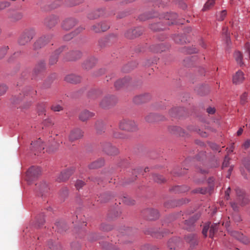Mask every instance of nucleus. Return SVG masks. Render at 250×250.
<instances>
[{
	"instance_id": "f257e3e1",
	"label": "nucleus",
	"mask_w": 250,
	"mask_h": 250,
	"mask_svg": "<svg viewBox=\"0 0 250 250\" xmlns=\"http://www.w3.org/2000/svg\"><path fill=\"white\" fill-rule=\"evenodd\" d=\"M120 129L127 132H135L138 130V127L136 123L132 120L123 119L119 123Z\"/></svg>"
},
{
	"instance_id": "f03ea898",
	"label": "nucleus",
	"mask_w": 250,
	"mask_h": 250,
	"mask_svg": "<svg viewBox=\"0 0 250 250\" xmlns=\"http://www.w3.org/2000/svg\"><path fill=\"white\" fill-rule=\"evenodd\" d=\"M236 194L237 195V203L232 202L231 203L230 205L234 211H238L239 207L237 205V203L241 206H244L247 204L249 202V200L244 192L239 188H236L235 189Z\"/></svg>"
},
{
	"instance_id": "7ed1b4c3",
	"label": "nucleus",
	"mask_w": 250,
	"mask_h": 250,
	"mask_svg": "<svg viewBox=\"0 0 250 250\" xmlns=\"http://www.w3.org/2000/svg\"><path fill=\"white\" fill-rule=\"evenodd\" d=\"M35 31L32 29L25 30L20 36L18 42L21 45H24L33 39Z\"/></svg>"
},
{
	"instance_id": "20e7f679",
	"label": "nucleus",
	"mask_w": 250,
	"mask_h": 250,
	"mask_svg": "<svg viewBox=\"0 0 250 250\" xmlns=\"http://www.w3.org/2000/svg\"><path fill=\"white\" fill-rule=\"evenodd\" d=\"M200 217V215L197 214L192 216L191 218L184 220L181 224V227L185 229L192 231L194 229L195 221Z\"/></svg>"
},
{
	"instance_id": "39448f33",
	"label": "nucleus",
	"mask_w": 250,
	"mask_h": 250,
	"mask_svg": "<svg viewBox=\"0 0 250 250\" xmlns=\"http://www.w3.org/2000/svg\"><path fill=\"white\" fill-rule=\"evenodd\" d=\"M51 35L41 37L34 44V49L37 50L45 46L52 39Z\"/></svg>"
},
{
	"instance_id": "423d86ee",
	"label": "nucleus",
	"mask_w": 250,
	"mask_h": 250,
	"mask_svg": "<svg viewBox=\"0 0 250 250\" xmlns=\"http://www.w3.org/2000/svg\"><path fill=\"white\" fill-rule=\"evenodd\" d=\"M117 101L116 98L114 96H107L104 97L100 102V105L103 108H108L113 105Z\"/></svg>"
},
{
	"instance_id": "0eeeda50",
	"label": "nucleus",
	"mask_w": 250,
	"mask_h": 250,
	"mask_svg": "<svg viewBox=\"0 0 250 250\" xmlns=\"http://www.w3.org/2000/svg\"><path fill=\"white\" fill-rule=\"evenodd\" d=\"M41 173L40 167H31L26 172L27 180L30 181L38 176Z\"/></svg>"
},
{
	"instance_id": "6e6552de",
	"label": "nucleus",
	"mask_w": 250,
	"mask_h": 250,
	"mask_svg": "<svg viewBox=\"0 0 250 250\" xmlns=\"http://www.w3.org/2000/svg\"><path fill=\"white\" fill-rule=\"evenodd\" d=\"M83 132L80 128H75L72 130L68 136L69 141L72 143L78 140L83 137Z\"/></svg>"
},
{
	"instance_id": "1a4fd4ad",
	"label": "nucleus",
	"mask_w": 250,
	"mask_h": 250,
	"mask_svg": "<svg viewBox=\"0 0 250 250\" xmlns=\"http://www.w3.org/2000/svg\"><path fill=\"white\" fill-rule=\"evenodd\" d=\"M82 56V53L79 50H72L67 52L64 59L68 61H76L80 59Z\"/></svg>"
},
{
	"instance_id": "9d476101",
	"label": "nucleus",
	"mask_w": 250,
	"mask_h": 250,
	"mask_svg": "<svg viewBox=\"0 0 250 250\" xmlns=\"http://www.w3.org/2000/svg\"><path fill=\"white\" fill-rule=\"evenodd\" d=\"M151 99V96L148 93H144L137 95L133 98V102L136 104H142L149 101Z\"/></svg>"
},
{
	"instance_id": "9b49d317",
	"label": "nucleus",
	"mask_w": 250,
	"mask_h": 250,
	"mask_svg": "<svg viewBox=\"0 0 250 250\" xmlns=\"http://www.w3.org/2000/svg\"><path fill=\"white\" fill-rule=\"evenodd\" d=\"M103 150L107 154L114 155L119 153L118 149L113 146L109 143H105L102 144Z\"/></svg>"
},
{
	"instance_id": "f8f14e48",
	"label": "nucleus",
	"mask_w": 250,
	"mask_h": 250,
	"mask_svg": "<svg viewBox=\"0 0 250 250\" xmlns=\"http://www.w3.org/2000/svg\"><path fill=\"white\" fill-rule=\"evenodd\" d=\"M144 32L142 27H137L134 29L128 30L125 33V37L128 39H133L140 36Z\"/></svg>"
},
{
	"instance_id": "ddd939ff",
	"label": "nucleus",
	"mask_w": 250,
	"mask_h": 250,
	"mask_svg": "<svg viewBox=\"0 0 250 250\" xmlns=\"http://www.w3.org/2000/svg\"><path fill=\"white\" fill-rule=\"evenodd\" d=\"M143 214L146 215L149 220L156 219L159 216V212L157 210L153 208H147L144 210Z\"/></svg>"
},
{
	"instance_id": "4468645a",
	"label": "nucleus",
	"mask_w": 250,
	"mask_h": 250,
	"mask_svg": "<svg viewBox=\"0 0 250 250\" xmlns=\"http://www.w3.org/2000/svg\"><path fill=\"white\" fill-rule=\"evenodd\" d=\"M64 48V47H61L55 50L51 54L49 59V64L50 65H53L57 62L58 61L59 55L63 51Z\"/></svg>"
},
{
	"instance_id": "2eb2a0df",
	"label": "nucleus",
	"mask_w": 250,
	"mask_h": 250,
	"mask_svg": "<svg viewBox=\"0 0 250 250\" xmlns=\"http://www.w3.org/2000/svg\"><path fill=\"white\" fill-rule=\"evenodd\" d=\"M58 22V17L56 16L51 15L45 19L44 23L47 27L51 28L54 27Z\"/></svg>"
},
{
	"instance_id": "dca6fc26",
	"label": "nucleus",
	"mask_w": 250,
	"mask_h": 250,
	"mask_svg": "<svg viewBox=\"0 0 250 250\" xmlns=\"http://www.w3.org/2000/svg\"><path fill=\"white\" fill-rule=\"evenodd\" d=\"M109 28V26L108 24L105 22H102L101 23H97L93 25L91 27V30L95 33H99L105 31Z\"/></svg>"
},
{
	"instance_id": "f3484780",
	"label": "nucleus",
	"mask_w": 250,
	"mask_h": 250,
	"mask_svg": "<svg viewBox=\"0 0 250 250\" xmlns=\"http://www.w3.org/2000/svg\"><path fill=\"white\" fill-rule=\"evenodd\" d=\"M130 81L131 79L129 77H126L117 81L114 83V86L116 89H120L124 86H127L130 84Z\"/></svg>"
},
{
	"instance_id": "a211bd4d",
	"label": "nucleus",
	"mask_w": 250,
	"mask_h": 250,
	"mask_svg": "<svg viewBox=\"0 0 250 250\" xmlns=\"http://www.w3.org/2000/svg\"><path fill=\"white\" fill-rule=\"evenodd\" d=\"M97 60L95 58L91 57L86 59L83 63L82 66L85 69L92 68L96 64Z\"/></svg>"
},
{
	"instance_id": "6ab92c4d",
	"label": "nucleus",
	"mask_w": 250,
	"mask_h": 250,
	"mask_svg": "<svg viewBox=\"0 0 250 250\" xmlns=\"http://www.w3.org/2000/svg\"><path fill=\"white\" fill-rule=\"evenodd\" d=\"M164 119V116L155 113H150L145 118L146 121L148 123H153L162 121Z\"/></svg>"
},
{
	"instance_id": "aec40b11",
	"label": "nucleus",
	"mask_w": 250,
	"mask_h": 250,
	"mask_svg": "<svg viewBox=\"0 0 250 250\" xmlns=\"http://www.w3.org/2000/svg\"><path fill=\"white\" fill-rule=\"evenodd\" d=\"M76 24V21L74 19H67L63 22L62 27L63 29L68 30L74 27Z\"/></svg>"
},
{
	"instance_id": "412c9836",
	"label": "nucleus",
	"mask_w": 250,
	"mask_h": 250,
	"mask_svg": "<svg viewBox=\"0 0 250 250\" xmlns=\"http://www.w3.org/2000/svg\"><path fill=\"white\" fill-rule=\"evenodd\" d=\"M95 114L88 110H85L81 112L79 115V119L83 122L86 121L94 116Z\"/></svg>"
},
{
	"instance_id": "4be33fe9",
	"label": "nucleus",
	"mask_w": 250,
	"mask_h": 250,
	"mask_svg": "<svg viewBox=\"0 0 250 250\" xmlns=\"http://www.w3.org/2000/svg\"><path fill=\"white\" fill-rule=\"evenodd\" d=\"M232 235L237 239L245 244H250V240L247 237L244 236L243 234L237 231L232 232Z\"/></svg>"
},
{
	"instance_id": "5701e85b",
	"label": "nucleus",
	"mask_w": 250,
	"mask_h": 250,
	"mask_svg": "<svg viewBox=\"0 0 250 250\" xmlns=\"http://www.w3.org/2000/svg\"><path fill=\"white\" fill-rule=\"evenodd\" d=\"M81 78L80 76L75 74L68 75L64 78L66 82L71 83H78L81 81Z\"/></svg>"
},
{
	"instance_id": "b1692460",
	"label": "nucleus",
	"mask_w": 250,
	"mask_h": 250,
	"mask_svg": "<svg viewBox=\"0 0 250 250\" xmlns=\"http://www.w3.org/2000/svg\"><path fill=\"white\" fill-rule=\"evenodd\" d=\"M74 172L73 168H70L65 169L61 172L59 178L61 181H65L69 178Z\"/></svg>"
},
{
	"instance_id": "393cba45",
	"label": "nucleus",
	"mask_w": 250,
	"mask_h": 250,
	"mask_svg": "<svg viewBox=\"0 0 250 250\" xmlns=\"http://www.w3.org/2000/svg\"><path fill=\"white\" fill-rule=\"evenodd\" d=\"M244 80V74L241 71H238L233 77V83L235 84L241 83Z\"/></svg>"
},
{
	"instance_id": "a878e982",
	"label": "nucleus",
	"mask_w": 250,
	"mask_h": 250,
	"mask_svg": "<svg viewBox=\"0 0 250 250\" xmlns=\"http://www.w3.org/2000/svg\"><path fill=\"white\" fill-rule=\"evenodd\" d=\"M104 160L100 158L90 163L88 165V167L89 169L98 168L103 166L104 165Z\"/></svg>"
},
{
	"instance_id": "bb28decb",
	"label": "nucleus",
	"mask_w": 250,
	"mask_h": 250,
	"mask_svg": "<svg viewBox=\"0 0 250 250\" xmlns=\"http://www.w3.org/2000/svg\"><path fill=\"white\" fill-rule=\"evenodd\" d=\"M177 18V15L175 13L167 14L165 18L166 20L165 21L167 24H172L175 22V20Z\"/></svg>"
},
{
	"instance_id": "cd10ccee",
	"label": "nucleus",
	"mask_w": 250,
	"mask_h": 250,
	"mask_svg": "<svg viewBox=\"0 0 250 250\" xmlns=\"http://www.w3.org/2000/svg\"><path fill=\"white\" fill-rule=\"evenodd\" d=\"M171 133L177 134L180 136H184L185 135V132L184 129L179 126H171L169 128Z\"/></svg>"
},
{
	"instance_id": "c85d7f7f",
	"label": "nucleus",
	"mask_w": 250,
	"mask_h": 250,
	"mask_svg": "<svg viewBox=\"0 0 250 250\" xmlns=\"http://www.w3.org/2000/svg\"><path fill=\"white\" fill-rule=\"evenodd\" d=\"M46 67L45 62L43 60L40 61L36 64L34 72L36 73H40L45 70Z\"/></svg>"
},
{
	"instance_id": "c756f323",
	"label": "nucleus",
	"mask_w": 250,
	"mask_h": 250,
	"mask_svg": "<svg viewBox=\"0 0 250 250\" xmlns=\"http://www.w3.org/2000/svg\"><path fill=\"white\" fill-rule=\"evenodd\" d=\"M185 239L186 241L190 244L191 246L194 247L197 244V236L194 234L187 236Z\"/></svg>"
},
{
	"instance_id": "7c9ffc66",
	"label": "nucleus",
	"mask_w": 250,
	"mask_h": 250,
	"mask_svg": "<svg viewBox=\"0 0 250 250\" xmlns=\"http://www.w3.org/2000/svg\"><path fill=\"white\" fill-rule=\"evenodd\" d=\"M31 145L35 150H37L40 152L44 149L42 140L39 139L36 142H32Z\"/></svg>"
},
{
	"instance_id": "2f4dec72",
	"label": "nucleus",
	"mask_w": 250,
	"mask_h": 250,
	"mask_svg": "<svg viewBox=\"0 0 250 250\" xmlns=\"http://www.w3.org/2000/svg\"><path fill=\"white\" fill-rule=\"evenodd\" d=\"M49 189V188L46 183L43 182L39 186V190L40 193L42 194V195L47 193Z\"/></svg>"
},
{
	"instance_id": "473e14b6",
	"label": "nucleus",
	"mask_w": 250,
	"mask_h": 250,
	"mask_svg": "<svg viewBox=\"0 0 250 250\" xmlns=\"http://www.w3.org/2000/svg\"><path fill=\"white\" fill-rule=\"evenodd\" d=\"M95 128L97 130V133L101 134L104 132V123L101 121H98L95 123Z\"/></svg>"
},
{
	"instance_id": "72a5a7b5",
	"label": "nucleus",
	"mask_w": 250,
	"mask_h": 250,
	"mask_svg": "<svg viewBox=\"0 0 250 250\" xmlns=\"http://www.w3.org/2000/svg\"><path fill=\"white\" fill-rule=\"evenodd\" d=\"M234 57L237 63L239 64L240 66H242L244 64V62H242V54L239 51H236L234 53Z\"/></svg>"
},
{
	"instance_id": "f704fd0d",
	"label": "nucleus",
	"mask_w": 250,
	"mask_h": 250,
	"mask_svg": "<svg viewBox=\"0 0 250 250\" xmlns=\"http://www.w3.org/2000/svg\"><path fill=\"white\" fill-rule=\"evenodd\" d=\"M218 229V224L217 223L212 224L209 229V236L210 238H213L214 233L217 231Z\"/></svg>"
},
{
	"instance_id": "c9c22d12",
	"label": "nucleus",
	"mask_w": 250,
	"mask_h": 250,
	"mask_svg": "<svg viewBox=\"0 0 250 250\" xmlns=\"http://www.w3.org/2000/svg\"><path fill=\"white\" fill-rule=\"evenodd\" d=\"M177 246H178L177 239H171L168 242V247L170 250H175Z\"/></svg>"
},
{
	"instance_id": "e433bc0d",
	"label": "nucleus",
	"mask_w": 250,
	"mask_h": 250,
	"mask_svg": "<svg viewBox=\"0 0 250 250\" xmlns=\"http://www.w3.org/2000/svg\"><path fill=\"white\" fill-rule=\"evenodd\" d=\"M150 28L154 31H160L164 29L165 28L163 27L161 23L159 22L157 23H154L150 25Z\"/></svg>"
},
{
	"instance_id": "4c0bfd02",
	"label": "nucleus",
	"mask_w": 250,
	"mask_h": 250,
	"mask_svg": "<svg viewBox=\"0 0 250 250\" xmlns=\"http://www.w3.org/2000/svg\"><path fill=\"white\" fill-rule=\"evenodd\" d=\"M152 178L153 180L158 183H162L165 181V178L162 176L157 174H153Z\"/></svg>"
},
{
	"instance_id": "58836bf2",
	"label": "nucleus",
	"mask_w": 250,
	"mask_h": 250,
	"mask_svg": "<svg viewBox=\"0 0 250 250\" xmlns=\"http://www.w3.org/2000/svg\"><path fill=\"white\" fill-rule=\"evenodd\" d=\"M122 202L127 205H132L135 204V201L128 196H124Z\"/></svg>"
},
{
	"instance_id": "ea45409f",
	"label": "nucleus",
	"mask_w": 250,
	"mask_h": 250,
	"mask_svg": "<svg viewBox=\"0 0 250 250\" xmlns=\"http://www.w3.org/2000/svg\"><path fill=\"white\" fill-rule=\"evenodd\" d=\"M22 17L23 15L21 13L19 12H15L12 14L11 19L14 21H17L21 20Z\"/></svg>"
},
{
	"instance_id": "a19ab883",
	"label": "nucleus",
	"mask_w": 250,
	"mask_h": 250,
	"mask_svg": "<svg viewBox=\"0 0 250 250\" xmlns=\"http://www.w3.org/2000/svg\"><path fill=\"white\" fill-rule=\"evenodd\" d=\"M173 40H174V42H176L177 43L182 44L185 42V38L182 35H175L173 38Z\"/></svg>"
},
{
	"instance_id": "79ce46f5",
	"label": "nucleus",
	"mask_w": 250,
	"mask_h": 250,
	"mask_svg": "<svg viewBox=\"0 0 250 250\" xmlns=\"http://www.w3.org/2000/svg\"><path fill=\"white\" fill-rule=\"evenodd\" d=\"M37 111L39 115L43 114L45 112V104L44 103H41L37 106Z\"/></svg>"
},
{
	"instance_id": "37998d69",
	"label": "nucleus",
	"mask_w": 250,
	"mask_h": 250,
	"mask_svg": "<svg viewBox=\"0 0 250 250\" xmlns=\"http://www.w3.org/2000/svg\"><path fill=\"white\" fill-rule=\"evenodd\" d=\"M214 3L215 0H208V1L205 4L203 10L205 11L209 9L214 5Z\"/></svg>"
},
{
	"instance_id": "c03bdc74",
	"label": "nucleus",
	"mask_w": 250,
	"mask_h": 250,
	"mask_svg": "<svg viewBox=\"0 0 250 250\" xmlns=\"http://www.w3.org/2000/svg\"><path fill=\"white\" fill-rule=\"evenodd\" d=\"M245 59L249 60L250 59V44L249 42H247L245 44Z\"/></svg>"
},
{
	"instance_id": "a18cd8bd",
	"label": "nucleus",
	"mask_w": 250,
	"mask_h": 250,
	"mask_svg": "<svg viewBox=\"0 0 250 250\" xmlns=\"http://www.w3.org/2000/svg\"><path fill=\"white\" fill-rule=\"evenodd\" d=\"M99 12H100L99 11H96L91 13H89L88 15V19L90 20H94L97 19L100 16Z\"/></svg>"
},
{
	"instance_id": "49530a36",
	"label": "nucleus",
	"mask_w": 250,
	"mask_h": 250,
	"mask_svg": "<svg viewBox=\"0 0 250 250\" xmlns=\"http://www.w3.org/2000/svg\"><path fill=\"white\" fill-rule=\"evenodd\" d=\"M37 223L39 227L42 226L45 222L44 215L41 214L36 219Z\"/></svg>"
},
{
	"instance_id": "de8ad7c7",
	"label": "nucleus",
	"mask_w": 250,
	"mask_h": 250,
	"mask_svg": "<svg viewBox=\"0 0 250 250\" xmlns=\"http://www.w3.org/2000/svg\"><path fill=\"white\" fill-rule=\"evenodd\" d=\"M8 49V46H4L0 48V59H2L6 55Z\"/></svg>"
},
{
	"instance_id": "09e8293b",
	"label": "nucleus",
	"mask_w": 250,
	"mask_h": 250,
	"mask_svg": "<svg viewBox=\"0 0 250 250\" xmlns=\"http://www.w3.org/2000/svg\"><path fill=\"white\" fill-rule=\"evenodd\" d=\"M51 109L54 111H60L63 109V107L60 104H54L51 107Z\"/></svg>"
},
{
	"instance_id": "8fccbe9b",
	"label": "nucleus",
	"mask_w": 250,
	"mask_h": 250,
	"mask_svg": "<svg viewBox=\"0 0 250 250\" xmlns=\"http://www.w3.org/2000/svg\"><path fill=\"white\" fill-rule=\"evenodd\" d=\"M167 48L168 47L165 46L164 44L162 43L159 44L157 46V49L154 51L156 52H161L165 51Z\"/></svg>"
},
{
	"instance_id": "3c124183",
	"label": "nucleus",
	"mask_w": 250,
	"mask_h": 250,
	"mask_svg": "<svg viewBox=\"0 0 250 250\" xmlns=\"http://www.w3.org/2000/svg\"><path fill=\"white\" fill-rule=\"evenodd\" d=\"M227 15V11L226 10L222 11L218 15H217V19L218 21H223L226 16Z\"/></svg>"
},
{
	"instance_id": "603ef678",
	"label": "nucleus",
	"mask_w": 250,
	"mask_h": 250,
	"mask_svg": "<svg viewBox=\"0 0 250 250\" xmlns=\"http://www.w3.org/2000/svg\"><path fill=\"white\" fill-rule=\"evenodd\" d=\"M177 170H178V168L176 169H174L173 170V171L172 172V173L173 174H174L175 175L179 176V175H181L182 174H184L186 171V170L185 169H179V170H180V171L178 172V171H177Z\"/></svg>"
},
{
	"instance_id": "864d4df0",
	"label": "nucleus",
	"mask_w": 250,
	"mask_h": 250,
	"mask_svg": "<svg viewBox=\"0 0 250 250\" xmlns=\"http://www.w3.org/2000/svg\"><path fill=\"white\" fill-rule=\"evenodd\" d=\"M84 184L85 183L83 181L78 180L76 182L75 187L77 189H80L84 185Z\"/></svg>"
},
{
	"instance_id": "5fc2aeb1",
	"label": "nucleus",
	"mask_w": 250,
	"mask_h": 250,
	"mask_svg": "<svg viewBox=\"0 0 250 250\" xmlns=\"http://www.w3.org/2000/svg\"><path fill=\"white\" fill-rule=\"evenodd\" d=\"M7 87L6 85L4 84H0V95L4 94L7 91Z\"/></svg>"
},
{
	"instance_id": "6e6d98bb",
	"label": "nucleus",
	"mask_w": 250,
	"mask_h": 250,
	"mask_svg": "<svg viewBox=\"0 0 250 250\" xmlns=\"http://www.w3.org/2000/svg\"><path fill=\"white\" fill-rule=\"evenodd\" d=\"M247 98V94L246 92L244 93L240 97V103L241 104H244L246 103Z\"/></svg>"
},
{
	"instance_id": "4d7b16f0",
	"label": "nucleus",
	"mask_w": 250,
	"mask_h": 250,
	"mask_svg": "<svg viewBox=\"0 0 250 250\" xmlns=\"http://www.w3.org/2000/svg\"><path fill=\"white\" fill-rule=\"evenodd\" d=\"M9 5L10 3L7 1L0 2V10L4 9Z\"/></svg>"
},
{
	"instance_id": "13d9d810",
	"label": "nucleus",
	"mask_w": 250,
	"mask_h": 250,
	"mask_svg": "<svg viewBox=\"0 0 250 250\" xmlns=\"http://www.w3.org/2000/svg\"><path fill=\"white\" fill-rule=\"evenodd\" d=\"M229 158L228 156H226L225 157V159L223 162V164H222V168H223L228 167V166L229 165Z\"/></svg>"
},
{
	"instance_id": "bf43d9fd",
	"label": "nucleus",
	"mask_w": 250,
	"mask_h": 250,
	"mask_svg": "<svg viewBox=\"0 0 250 250\" xmlns=\"http://www.w3.org/2000/svg\"><path fill=\"white\" fill-rule=\"evenodd\" d=\"M244 165L248 170L250 172V158H248L245 160Z\"/></svg>"
},
{
	"instance_id": "052dcab7",
	"label": "nucleus",
	"mask_w": 250,
	"mask_h": 250,
	"mask_svg": "<svg viewBox=\"0 0 250 250\" xmlns=\"http://www.w3.org/2000/svg\"><path fill=\"white\" fill-rule=\"evenodd\" d=\"M186 52L188 54H192L197 52V49L196 48H186Z\"/></svg>"
},
{
	"instance_id": "680f3d73",
	"label": "nucleus",
	"mask_w": 250,
	"mask_h": 250,
	"mask_svg": "<svg viewBox=\"0 0 250 250\" xmlns=\"http://www.w3.org/2000/svg\"><path fill=\"white\" fill-rule=\"evenodd\" d=\"M113 136L116 138H124L125 135L122 133H121L119 132H115L113 134Z\"/></svg>"
},
{
	"instance_id": "e2e57ef3",
	"label": "nucleus",
	"mask_w": 250,
	"mask_h": 250,
	"mask_svg": "<svg viewBox=\"0 0 250 250\" xmlns=\"http://www.w3.org/2000/svg\"><path fill=\"white\" fill-rule=\"evenodd\" d=\"M21 100V97H18L16 98V97H14L12 99V102L14 104H18L20 103V101Z\"/></svg>"
},
{
	"instance_id": "0e129e2a",
	"label": "nucleus",
	"mask_w": 250,
	"mask_h": 250,
	"mask_svg": "<svg viewBox=\"0 0 250 250\" xmlns=\"http://www.w3.org/2000/svg\"><path fill=\"white\" fill-rule=\"evenodd\" d=\"M250 146V140L246 141L242 145V147L246 149Z\"/></svg>"
},
{
	"instance_id": "69168bd1",
	"label": "nucleus",
	"mask_w": 250,
	"mask_h": 250,
	"mask_svg": "<svg viewBox=\"0 0 250 250\" xmlns=\"http://www.w3.org/2000/svg\"><path fill=\"white\" fill-rule=\"evenodd\" d=\"M73 36H74L72 34V33H69L67 35H65L63 37V39L65 41H69L70 39H71Z\"/></svg>"
},
{
	"instance_id": "338daca9",
	"label": "nucleus",
	"mask_w": 250,
	"mask_h": 250,
	"mask_svg": "<svg viewBox=\"0 0 250 250\" xmlns=\"http://www.w3.org/2000/svg\"><path fill=\"white\" fill-rule=\"evenodd\" d=\"M48 246L51 250H56L57 248V246L56 245H54L52 242H49Z\"/></svg>"
},
{
	"instance_id": "774afa93",
	"label": "nucleus",
	"mask_w": 250,
	"mask_h": 250,
	"mask_svg": "<svg viewBox=\"0 0 250 250\" xmlns=\"http://www.w3.org/2000/svg\"><path fill=\"white\" fill-rule=\"evenodd\" d=\"M209 228V225H206L204 227V228L203 229V231H202V233L204 236H207V232H208Z\"/></svg>"
}]
</instances>
